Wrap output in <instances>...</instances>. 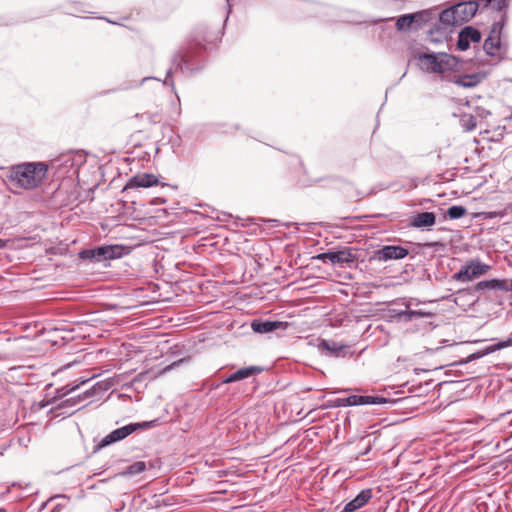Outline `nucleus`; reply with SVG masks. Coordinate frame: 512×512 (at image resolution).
I'll return each mask as SVG.
<instances>
[{"label": "nucleus", "instance_id": "nucleus-1", "mask_svg": "<svg viewBox=\"0 0 512 512\" xmlns=\"http://www.w3.org/2000/svg\"><path fill=\"white\" fill-rule=\"evenodd\" d=\"M48 166L43 162H28L12 167L8 179L12 187L31 190L39 187L46 178Z\"/></svg>", "mask_w": 512, "mask_h": 512}, {"label": "nucleus", "instance_id": "nucleus-2", "mask_svg": "<svg viewBox=\"0 0 512 512\" xmlns=\"http://www.w3.org/2000/svg\"><path fill=\"white\" fill-rule=\"evenodd\" d=\"M418 65L424 71L443 74L453 69L456 58L447 54H421L418 57Z\"/></svg>", "mask_w": 512, "mask_h": 512}, {"label": "nucleus", "instance_id": "nucleus-3", "mask_svg": "<svg viewBox=\"0 0 512 512\" xmlns=\"http://www.w3.org/2000/svg\"><path fill=\"white\" fill-rule=\"evenodd\" d=\"M157 420L130 423L117 428L106 435L99 443V448L106 447L115 442L121 441L138 430L150 429L156 426Z\"/></svg>", "mask_w": 512, "mask_h": 512}, {"label": "nucleus", "instance_id": "nucleus-4", "mask_svg": "<svg viewBox=\"0 0 512 512\" xmlns=\"http://www.w3.org/2000/svg\"><path fill=\"white\" fill-rule=\"evenodd\" d=\"M490 270V266L479 260H470L463 266L452 278L460 282H469L475 278L485 275Z\"/></svg>", "mask_w": 512, "mask_h": 512}, {"label": "nucleus", "instance_id": "nucleus-5", "mask_svg": "<svg viewBox=\"0 0 512 512\" xmlns=\"http://www.w3.org/2000/svg\"><path fill=\"white\" fill-rule=\"evenodd\" d=\"M103 391H104L103 385L100 384V383H96L91 388H89L86 391H84L82 394H79V395H77L75 397H70V398H68L66 400H63L55 408V411L66 409V408H70V409L74 408L79 403H81L83 401H87V400H89L91 398H94V397L98 396L99 394H101Z\"/></svg>", "mask_w": 512, "mask_h": 512}, {"label": "nucleus", "instance_id": "nucleus-6", "mask_svg": "<svg viewBox=\"0 0 512 512\" xmlns=\"http://www.w3.org/2000/svg\"><path fill=\"white\" fill-rule=\"evenodd\" d=\"M81 256L96 261L114 259L121 256V247L118 245L99 246L95 249L83 251Z\"/></svg>", "mask_w": 512, "mask_h": 512}, {"label": "nucleus", "instance_id": "nucleus-7", "mask_svg": "<svg viewBox=\"0 0 512 512\" xmlns=\"http://www.w3.org/2000/svg\"><path fill=\"white\" fill-rule=\"evenodd\" d=\"M408 255V250L398 245H386L374 253V258L378 261L386 262L388 260L403 259Z\"/></svg>", "mask_w": 512, "mask_h": 512}, {"label": "nucleus", "instance_id": "nucleus-8", "mask_svg": "<svg viewBox=\"0 0 512 512\" xmlns=\"http://www.w3.org/2000/svg\"><path fill=\"white\" fill-rule=\"evenodd\" d=\"M428 14L426 12H416L413 14H405L400 16L396 21V27L399 31H408L417 28L427 21Z\"/></svg>", "mask_w": 512, "mask_h": 512}, {"label": "nucleus", "instance_id": "nucleus-9", "mask_svg": "<svg viewBox=\"0 0 512 512\" xmlns=\"http://www.w3.org/2000/svg\"><path fill=\"white\" fill-rule=\"evenodd\" d=\"M317 258L322 261H329L332 264H347L355 261V255L349 248L338 251H328L319 254Z\"/></svg>", "mask_w": 512, "mask_h": 512}, {"label": "nucleus", "instance_id": "nucleus-10", "mask_svg": "<svg viewBox=\"0 0 512 512\" xmlns=\"http://www.w3.org/2000/svg\"><path fill=\"white\" fill-rule=\"evenodd\" d=\"M479 0H469L454 5L456 18L460 24L469 21L476 14Z\"/></svg>", "mask_w": 512, "mask_h": 512}, {"label": "nucleus", "instance_id": "nucleus-11", "mask_svg": "<svg viewBox=\"0 0 512 512\" xmlns=\"http://www.w3.org/2000/svg\"><path fill=\"white\" fill-rule=\"evenodd\" d=\"M157 183L158 179L154 174L141 173L131 177L124 186L123 191L134 188H148L157 185Z\"/></svg>", "mask_w": 512, "mask_h": 512}, {"label": "nucleus", "instance_id": "nucleus-12", "mask_svg": "<svg viewBox=\"0 0 512 512\" xmlns=\"http://www.w3.org/2000/svg\"><path fill=\"white\" fill-rule=\"evenodd\" d=\"M488 290H500V291H512V280L508 279H490L478 282L474 286L475 292L488 291Z\"/></svg>", "mask_w": 512, "mask_h": 512}, {"label": "nucleus", "instance_id": "nucleus-13", "mask_svg": "<svg viewBox=\"0 0 512 512\" xmlns=\"http://www.w3.org/2000/svg\"><path fill=\"white\" fill-rule=\"evenodd\" d=\"M481 40V33L473 27H465L458 36L457 47L461 51L469 48L470 42L478 43Z\"/></svg>", "mask_w": 512, "mask_h": 512}, {"label": "nucleus", "instance_id": "nucleus-14", "mask_svg": "<svg viewBox=\"0 0 512 512\" xmlns=\"http://www.w3.org/2000/svg\"><path fill=\"white\" fill-rule=\"evenodd\" d=\"M500 29L501 28L499 27L498 23L494 24L491 34L484 42L483 49L485 50V52L488 55L496 56V55L500 54V50H501V42H500V38H499Z\"/></svg>", "mask_w": 512, "mask_h": 512}, {"label": "nucleus", "instance_id": "nucleus-15", "mask_svg": "<svg viewBox=\"0 0 512 512\" xmlns=\"http://www.w3.org/2000/svg\"><path fill=\"white\" fill-rule=\"evenodd\" d=\"M288 327L287 322L282 321H269V320H253L251 323V328L256 333H270L277 329L285 330Z\"/></svg>", "mask_w": 512, "mask_h": 512}, {"label": "nucleus", "instance_id": "nucleus-16", "mask_svg": "<svg viewBox=\"0 0 512 512\" xmlns=\"http://www.w3.org/2000/svg\"><path fill=\"white\" fill-rule=\"evenodd\" d=\"M405 310L399 311L396 315L399 319L404 320L406 322L412 321L413 319L426 318L431 316V313L424 311L422 309H412L411 307L414 305V300L410 299L405 301L404 303Z\"/></svg>", "mask_w": 512, "mask_h": 512}, {"label": "nucleus", "instance_id": "nucleus-17", "mask_svg": "<svg viewBox=\"0 0 512 512\" xmlns=\"http://www.w3.org/2000/svg\"><path fill=\"white\" fill-rule=\"evenodd\" d=\"M262 371H263V369L259 366H249V367L240 368L236 372L230 374L228 377L223 379L222 383L227 384V383L240 381V380L246 379L252 375L259 374Z\"/></svg>", "mask_w": 512, "mask_h": 512}, {"label": "nucleus", "instance_id": "nucleus-18", "mask_svg": "<svg viewBox=\"0 0 512 512\" xmlns=\"http://www.w3.org/2000/svg\"><path fill=\"white\" fill-rule=\"evenodd\" d=\"M372 497V492L370 489L362 490L353 500L348 502L343 512H354L360 508H362Z\"/></svg>", "mask_w": 512, "mask_h": 512}, {"label": "nucleus", "instance_id": "nucleus-19", "mask_svg": "<svg viewBox=\"0 0 512 512\" xmlns=\"http://www.w3.org/2000/svg\"><path fill=\"white\" fill-rule=\"evenodd\" d=\"M482 79L483 76L480 73H473L454 76L451 81L454 84L464 88H473L477 86L482 81Z\"/></svg>", "mask_w": 512, "mask_h": 512}, {"label": "nucleus", "instance_id": "nucleus-20", "mask_svg": "<svg viewBox=\"0 0 512 512\" xmlns=\"http://www.w3.org/2000/svg\"><path fill=\"white\" fill-rule=\"evenodd\" d=\"M348 405L357 406V405H368V404H382L385 403L386 400L383 397L379 396H370V395H352L347 398Z\"/></svg>", "mask_w": 512, "mask_h": 512}, {"label": "nucleus", "instance_id": "nucleus-21", "mask_svg": "<svg viewBox=\"0 0 512 512\" xmlns=\"http://www.w3.org/2000/svg\"><path fill=\"white\" fill-rule=\"evenodd\" d=\"M436 222V216L433 212H421L411 219V226L415 228L431 227Z\"/></svg>", "mask_w": 512, "mask_h": 512}, {"label": "nucleus", "instance_id": "nucleus-22", "mask_svg": "<svg viewBox=\"0 0 512 512\" xmlns=\"http://www.w3.org/2000/svg\"><path fill=\"white\" fill-rule=\"evenodd\" d=\"M319 347L328 351L330 355L336 357L342 356L344 350L347 348L345 345L332 340H322Z\"/></svg>", "mask_w": 512, "mask_h": 512}, {"label": "nucleus", "instance_id": "nucleus-23", "mask_svg": "<svg viewBox=\"0 0 512 512\" xmlns=\"http://www.w3.org/2000/svg\"><path fill=\"white\" fill-rule=\"evenodd\" d=\"M440 22L445 25H460L456 18V11L454 6L449 9L443 10L439 15Z\"/></svg>", "mask_w": 512, "mask_h": 512}, {"label": "nucleus", "instance_id": "nucleus-24", "mask_svg": "<svg viewBox=\"0 0 512 512\" xmlns=\"http://www.w3.org/2000/svg\"><path fill=\"white\" fill-rule=\"evenodd\" d=\"M182 61H184V58L182 55L180 54H176L173 58V66L175 68H170L168 71H167V75H166V79L164 80V84L166 85H171V86H174V83L173 81L171 80V75H172V72H173V69L175 70H183V65H182Z\"/></svg>", "mask_w": 512, "mask_h": 512}, {"label": "nucleus", "instance_id": "nucleus-25", "mask_svg": "<svg viewBox=\"0 0 512 512\" xmlns=\"http://www.w3.org/2000/svg\"><path fill=\"white\" fill-rule=\"evenodd\" d=\"M461 125L466 131H472L476 128L477 119L472 114H465L461 118Z\"/></svg>", "mask_w": 512, "mask_h": 512}, {"label": "nucleus", "instance_id": "nucleus-26", "mask_svg": "<svg viewBox=\"0 0 512 512\" xmlns=\"http://www.w3.org/2000/svg\"><path fill=\"white\" fill-rule=\"evenodd\" d=\"M466 214V208L463 206L454 205L448 208L447 216L450 219H459Z\"/></svg>", "mask_w": 512, "mask_h": 512}, {"label": "nucleus", "instance_id": "nucleus-27", "mask_svg": "<svg viewBox=\"0 0 512 512\" xmlns=\"http://www.w3.org/2000/svg\"><path fill=\"white\" fill-rule=\"evenodd\" d=\"M145 469H146V464L142 461H138V462H135L132 465H130L127 468L126 473L130 474V475H135V474L142 473L143 471H145Z\"/></svg>", "mask_w": 512, "mask_h": 512}, {"label": "nucleus", "instance_id": "nucleus-28", "mask_svg": "<svg viewBox=\"0 0 512 512\" xmlns=\"http://www.w3.org/2000/svg\"><path fill=\"white\" fill-rule=\"evenodd\" d=\"M88 380L84 379L76 384L69 383L61 388V392L63 396H66L72 392H74L76 389H78L81 385L85 384Z\"/></svg>", "mask_w": 512, "mask_h": 512}, {"label": "nucleus", "instance_id": "nucleus-29", "mask_svg": "<svg viewBox=\"0 0 512 512\" xmlns=\"http://www.w3.org/2000/svg\"><path fill=\"white\" fill-rule=\"evenodd\" d=\"M487 5L492 6L493 8L501 11L506 7L505 0H484Z\"/></svg>", "mask_w": 512, "mask_h": 512}, {"label": "nucleus", "instance_id": "nucleus-30", "mask_svg": "<svg viewBox=\"0 0 512 512\" xmlns=\"http://www.w3.org/2000/svg\"><path fill=\"white\" fill-rule=\"evenodd\" d=\"M182 362H183V360L181 359V360H178V361H175V362L171 363L170 365H167L166 367H164V368H163V369L158 373V375H162V374H164V373H166V372H168V371H170V370L174 369L175 367H177V366H178L180 363H182Z\"/></svg>", "mask_w": 512, "mask_h": 512}, {"label": "nucleus", "instance_id": "nucleus-31", "mask_svg": "<svg viewBox=\"0 0 512 512\" xmlns=\"http://www.w3.org/2000/svg\"><path fill=\"white\" fill-rule=\"evenodd\" d=\"M8 243H9V240L0 239V249H4Z\"/></svg>", "mask_w": 512, "mask_h": 512}, {"label": "nucleus", "instance_id": "nucleus-32", "mask_svg": "<svg viewBox=\"0 0 512 512\" xmlns=\"http://www.w3.org/2000/svg\"><path fill=\"white\" fill-rule=\"evenodd\" d=\"M73 412H74V411H71V412H69V411L57 412L55 415H56V416H60V415H63V414L71 415Z\"/></svg>", "mask_w": 512, "mask_h": 512}, {"label": "nucleus", "instance_id": "nucleus-33", "mask_svg": "<svg viewBox=\"0 0 512 512\" xmlns=\"http://www.w3.org/2000/svg\"><path fill=\"white\" fill-rule=\"evenodd\" d=\"M148 79H151V78H150V77H144V78L142 79V81H141V84H142L143 82H145L146 80H148Z\"/></svg>", "mask_w": 512, "mask_h": 512}]
</instances>
